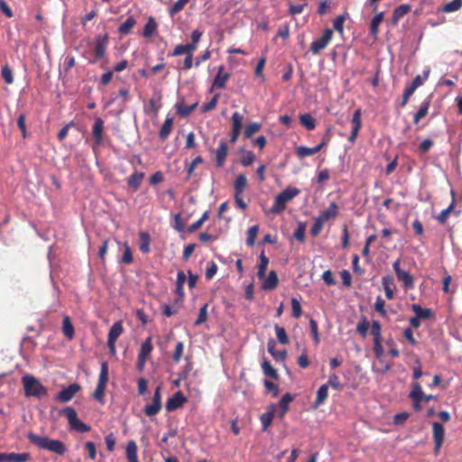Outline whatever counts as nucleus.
Returning a JSON list of instances; mask_svg holds the SVG:
<instances>
[{
  "mask_svg": "<svg viewBox=\"0 0 462 462\" xmlns=\"http://www.w3.org/2000/svg\"><path fill=\"white\" fill-rule=\"evenodd\" d=\"M27 438L33 445L49 451H52L58 455H64L67 450L63 442L58 439L41 437L33 432H29Z\"/></svg>",
  "mask_w": 462,
  "mask_h": 462,
  "instance_id": "nucleus-1",
  "label": "nucleus"
},
{
  "mask_svg": "<svg viewBox=\"0 0 462 462\" xmlns=\"http://www.w3.org/2000/svg\"><path fill=\"white\" fill-rule=\"evenodd\" d=\"M22 383L26 397L41 399L48 394L46 387L32 374H25L22 377Z\"/></svg>",
  "mask_w": 462,
  "mask_h": 462,
  "instance_id": "nucleus-2",
  "label": "nucleus"
},
{
  "mask_svg": "<svg viewBox=\"0 0 462 462\" xmlns=\"http://www.w3.org/2000/svg\"><path fill=\"white\" fill-rule=\"evenodd\" d=\"M299 193L300 189L297 188L285 189L275 197L269 211L273 214H281L285 209L286 204L292 200Z\"/></svg>",
  "mask_w": 462,
  "mask_h": 462,
  "instance_id": "nucleus-3",
  "label": "nucleus"
},
{
  "mask_svg": "<svg viewBox=\"0 0 462 462\" xmlns=\"http://www.w3.org/2000/svg\"><path fill=\"white\" fill-rule=\"evenodd\" d=\"M62 413L66 416L69 426L74 430L78 432H88L90 430L91 428L89 425L79 420L77 411L74 408L69 406L66 407L63 409Z\"/></svg>",
  "mask_w": 462,
  "mask_h": 462,
  "instance_id": "nucleus-4",
  "label": "nucleus"
},
{
  "mask_svg": "<svg viewBox=\"0 0 462 462\" xmlns=\"http://www.w3.org/2000/svg\"><path fill=\"white\" fill-rule=\"evenodd\" d=\"M333 38V31L327 28L323 31L320 38L313 41L310 44V51L313 55H318L321 51L325 50Z\"/></svg>",
  "mask_w": 462,
  "mask_h": 462,
  "instance_id": "nucleus-5",
  "label": "nucleus"
},
{
  "mask_svg": "<svg viewBox=\"0 0 462 462\" xmlns=\"http://www.w3.org/2000/svg\"><path fill=\"white\" fill-rule=\"evenodd\" d=\"M123 331L124 328L121 321L115 322L108 331L107 347L112 355H115L116 352V342L118 339V337L122 335Z\"/></svg>",
  "mask_w": 462,
  "mask_h": 462,
  "instance_id": "nucleus-6",
  "label": "nucleus"
},
{
  "mask_svg": "<svg viewBox=\"0 0 462 462\" xmlns=\"http://www.w3.org/2000/svg\"><path fill=\"white\" fill-rule=\"evenodd\" d=\"M162 410V388L157 386L154 390L152 402L144 407L146 416L152 417L158 414Z\"/></svg>",
  "mask_w": 462,
  "mask_h": 462,
  "instance_id": "nucleus-7",
  "label": "nucleus"
},
{
  "mask_svg": "<svg viewBox=\"0 0 462 462\" xmlns=\"http://www.w3.org/2000/svg\"><path fill=\"white\" fill-rule=\"evenodd\" d=\"M104 120L101 117H96L93 126H92V135L94 138V143L92 144V149L95 152L98 149L103 143V134H104Z\"/></svg>",
  "mask_w": 462,
  "mask_h": 462,
  "instance_id": "nucleus-8",
  "label": "nucleus"
},
{
  "mask_svg": "<svg viewBox=\"0 0 462 462\" xmlns=\"http://www.w3.org/2000/svg\"><path fill=\"white\" fill-rule=\"evenodd\" d=\"M445 430L441 423L434 421L432 423V436L434 439V453L439 454L444 441Z\"/></svg>",
  "mask_w": 462,
  "mask_h": 462,
  "instance_id": "nucleus-9",
  "label": "nucleus"
},
{
  "mask_svg": "<svg viewBox=\"0 0 462 462\" xmlns=\"http://www.w3.org/2000/svg\"><path fill=\"white\" fill-rule=\"evenodd\" d=\"M409 398L412 401V407L415 411H420L422 410L420 402L423 400L422 388L420 383L416 382L411 383V391L409 393Z\"/></svg>",
  "mask_w": 462,
  "mask_h": 462,
  "instance_id": "nucleus-10",
  "label": "nucleus"
},
{
  "mask_svg": "<svg viewBox=\"0 0 462 462\" xmlns=\"http://www.w3.org/2000/svg\"><path fill=\"white\" fill-rule=\"evenodd\" d=\"M108 43V35L105 34L97 35L95 37V46H94V55L96 57V60H100L105 57L106 52V47Z\"/></svg>",
  "mask_w": 462,
  "mask_h": 462,
  "instance_id": "nucleus-11",
  "label": "nucleus"
},
{
  "mask_svg": "<svg viewBox=\"0 0 462 462\" xmlns=\"http://www.w3.org/2000/svg\"><path fill=\"white\" fill-rule=\"evenodd\" d=\"M80 390V385L78 383H71L68 387L63 388L58 393L56 399L60 402H68L73 399L76 393Z\"/></svg>",
  "mask_w": 462,
  "mask_h": 462,
  "instance_id": "nucleus-12",
  "label": "nucleus"
},
{
  "mask_svg": "<svg viewBox=\"0 0 462 462\" xmlns=\"http://www.w3.org/2000/svg\"><path fill=\"white\" fill-rule=\"evenodd\" d=\"M186 402L187 398L180 391H178L168 399L165 408L168 411H174L182 407Z\"/></svg>",
  "mask_w": 462,
  "mask_h": 462,
  "instance_id": "nucleus-13",
  "label": "nucleus"
},
{
  "mask_svg": "<svg viewBox=\"0 0 462 462\" xmlns=\"http://www.w3.org/2000/svg\"><path fill=\"white\" fill-rule=\"evenodd\" d=\"M382 285L384 291V295L388 300L394 299V291L396 290V285L394 283V279L392 275H384L382 277Z\"/></svg>",
  "mask_w": 462,
  "mask_h": 462,
  "instance_id": "nucleus-14",
  "label": "nucleus"
},
{
  "mask_svg": "<svg viewBox=\"0 0 462 462\" xmlns=\"http://www.w3.org/2000/svg\"><path fill=\"white\" fill-rule=\"evenodd\" d=\"M224 66L221 65L217 69V73L213 80L212 88H216L218 89H224L226 88V82L230 78V74L226 72L224 73ZM212 91V89H210Z\"/></svg>",
  "mask_w": 462,
  "mask_h": 462,
  "instance_id": "nucleus-15",
  "label": "nucleus"
},
{
  "mask_svg": "<svg viewBox=\"0 0 462 462\" xmlns=\"http://www.w3.org/2000/svg\"><path fill=\"white\" fill-rule=\"evenodd\" d=\"M197 48L198 44L194 43L193 42H190L187 44H179L174 47L172 52L170 53L169 56L178 57L183 54L193 55V52L197 50Z\"/></svg>",
  "mask_w": 462,
  "mask_h": 462,
  "instance_id": "nucleus-16",
  "label": "nucleus"
},
{
  "mask_svg": "<svg viewBox=\"0 0 462 462\" xmlns=\"http://www.w3.org/2000/svg\"><path fill=\"white\" fill-rule=\"evenodd\" d=\"M29 458V453H0V462H26Z\"/></svg>",
  "mask_w": 462,
  "mask_h": 462,
  "instance_id": "nucleus-17",
  "label": "nucleus"
},
{
  "mask_svg": "<svg viewBox=\"0 0 462 462\" xmlns=\"http://www.w3.org/2000/svg\"><path fill=\"white\" fill-rule=\"evenodd\" d=\"M227 152V143L225 141H221L216 150V166L217 168H222L224 166Z\"/></svg>",
  "mask_w": 462,
  "mask_h": 462,
  "instance_id": "nucleus-18",
  "label": "nucleus"
},
{
  "mask_svg": "<svg viewBox=\"0 0 462 462\" xmlns=\"http://www.w3.org/2000/svg\"><path fill=\"white\" fill-rule=\"evenodd\" d=\"M339 213L338 206L336 202H330L328 208L321 212V214L318 217L319 219H321L324 223L330 219H335Z\"/></svg>",
  "mask_w": 462,
  "mask_h": 462,
  "instance_id": "nucleus-19",
  "label": "nucleus"
},
{
  "mask_svg": "<svg viewBox=\"0 0 462 462\" xmlns=\"http://www.w3.org/2000/svg\"><path fill=\"white\" fill-rule=\"evenodd\" d=\"M411 7L408 4H402V5H399V6H397L393 11V15H392V19H391L392 24L393 25H397L398 23L400 22V20L404 15H406L411 11Z\"/></svg>",
  "mask_w": 462,
  "mask_h": 462,
  "instance_id": "nucleus-20",
  "label": "nucleus"
},
{
  "mask_svg": "<svg viewBox=\"0 0 462 462\" xmlns=\"http://www.w3.org/2000/svg\"><path fill=\"white\" fill-rule=\"evenodd\" d=\"M431 102V95L428 96L424 101L420 104L419 110L413 116V123L417 125L422 118H424L428 113Z\"/></svg>",
  "mask_w": 462,
  "mask_h": 462,
  "instance_id": "nucleus-21",
  "label": "nucleus"
},
{
  "mask_svg": "<svg viewBox=\"0 0 462 462\" xmlns=\"http://www.w3.org/2000/svg\"><path fill=\"white\" fill-rule=\"evenodd\" d=\"M411 310L420 320H428L434 318V313L431 309L422 308L419 304H412Z\"/></svg>",
  "mask_w": 462,
  "mask_h": 462,
  "instance_id": "nucleus-22",
  "label": "nucleus"
},
{
  "mask_svg": "<svg viewBox=\"0 0 462 462\" xmlns=\"http://www.w3.org/2000/svg\"><path fill=\"white\" fill-rule=\"evenodd\" d=\"M278 283L279 279L277 273H275V271H271L268 273L267 277L263 280L261 288L263 291H272L278 286Z\"/></svg>",
  "mask_w": 462,
  "mask_h": 462,
  "instance_id": "nucleus-23",
  "label": "nucleus"
},
{
  "mask_svg": "<svg viewBox=\"0 0 462 462\" xmlns=\"http://www.w3.org/2000/svg\"><path fill=\"white\" fill-rule=\"evenodd\" d=\"M397 280L402 282V287L404 290H413L415 287L414 278L408 272L402 270L396 275Z\"/></svg>",
  "mask_w": 462,
  "mask_h": 462,
  "instance_id": "nucleus-24",
  "label": "nucleus"
},
{
  "mask_svg": "<svg viewBox=\"0 0 462 462\" xmlns=\"http://www.w3.org/2000/svg\"><path fill=\"white\" fill-rule=\"evenodd\" d=\"M267 350L270 353V355L276 360V361H283L287 356L286 350L282 351H276L275 350V342L273 339H270L267 342Z\"/></svg>",
  "mask_w": 462,
  "mask_h": 462,
  "instance_id": "nucleus-25",
  "label": "nucleus"
},
{
  "mask_svg": "<svg viewBox=\"0 0 462 462\" xmlns=\"http://www.w3.org/2000/svg\"><path fill=\"white\" fill-rule=\"evenodd\" d=\"M143 177H144V173L143 172H139L137 171H135L134 173H132L128 180H127V184L129 187H131L134 191H136L140 186H141V183L143 180Z\"/></svg>",
  "mask_w": 462,
  "mask_h": 462,
  "instance_id": "nucleus-26",
  "label": "nucleus"
},
{
  "mask_svg": "<svg viewBox=\"0 0 462 462\" xmlns=\"http://www.w3.org/2000/svg\"><path fill=\"white\" fill-rule=\"evenodd\" d=\"M140 244L139 249L143 254H148L151 251V236L149 233L142 231L139 233Z\"/></svg>",
  "mask_w": 462,
  "mask_h": 462,
  "instance_id": "nucleus-27",
  "label": "nucleus"
},
{
  "mask_svg": "<svg viewBox=\"0 0 462 462\" xmlns=\"http://www.w3.org/2000/svg\"><path fill=\"white\" fill-rule=\"evenodd\" d=\"M383 17H384V14L383 12H380L378 14H376L372 21H371V24H370V34L375 39L377 38V35L379 33V25L381 24V23L383 22Z\"/></svg>",
  "mask_w": 462,
  "mask_h": 462,
  "instance_id": "nucleus-28",
  "label": "nucleus"
},
{
  "mask_svg": "<svg viewBox=\"0 0 462 462\" xmlns=\"http://www.w3.org/2000/svg\"><path fill=\"white\" fill-rule=\"evenodd\" d=\"M136 24V20L133 15L128 16L124 23L118 27L120 35H127L131 32L134 26Z\"/></svg>",
  "mask_w": 462,
  "mask_h": 462,
  "instance_id": "nucleus-29",
  "label": "nucleus"
},
{
  "mask_svg": "<svg viewBox=\"0 0 462 462\" xmlns=\"http://www.w3.org/2000/svg\"><path fill=\"white\" fill-rule=\"evenodd\" d=\"M292 401L293 396L291 393H286L285 394L282 395V397L279 401V416L281 418H282L287 413V411H289V403L291 402Z\"/></svg>",
  "mask_w": 462,
  "mask_h": 462,
  "instance_id": "nucleus-30",
  "label": "nucleus"
},
{
  "mask_svg": "<svg viewBox=\"0 0 462 462\" xmlns=\"http://www.w3.org/2000/svg\"><path fill=\"white\" fill-rule=\"evenodd\" d=\"M198 106V103H194L190 106H188L186 104H184L183 102H180V103H178L176 105V110H177V113L181 116V117H187L188 116H189L194 110L195 108Z\"/></svg>",
  "mask_w": 462,
  "mask_h": 462,
  "instance_id": "nucleus-31",
  "label": "nucleus"
},
{
  "mask_svg": "<svg viewBox=\"0 0 462 462\" xmlns=\"http://www.w3.org/2000/svg\"><path fill=\"white\" fill-rule=\"evenodd\" d=\"M261 366H262L263 373L264 374L265 376L270 377L274 380H277L279 378V374H278L276 369H274L272 366L270 361H268L267 359H263Z\"/></svg>",
  "mask_w": 462,
  "mask_h": 462,
  "instance_id": "nucleus-32",
  "label": "nucleus"
},
{
  "mask_svg": "<svg viewBox=\"0 0 462 462\" xmlns=\"http://www.w3.org/2000/svg\"><path fill=\"white\" fill-rule=\"evenodd\" d=\"M62 332L69 339H72L74 337V327L69 316H65L62 319Z\"/></svg>",
  "mask_w": 462,
  "mask_h": 462,
  "instance_id": "nucleus-33",
  "label": "nucleus"
},
{
  "mask_svg": "<svg viewBox=\"0 0 462 462\" xmlns=\"http://www.w3.org/2000/svg\"><path fill=\"white\" fill-rule=\"evenodd\" d=\"M152 349H153V346H152V337H148L142 343L140 351L138 353V356L148 358V356L152 353Z\"/></svg>",
  "mask_w": 462,
  "mask_h": 462,
  "instance_id": "nucleus-34",
  "label": "nucleus"
},
{
  "mask_svg": "<svg viewBox=\"0 0 462 462\" xmlns=\"http://www.w3.org/2000/svg\"><path fill=\"white\" fill-rule=\"evenodd\" d=\"M319 152V150L318 149L317 146L310 148L307 146L300 145L296 148V154L300 159L308 157V156H312V155L318 153Z\"/></svg>",
  "mask_w": 462,
  "mask_h": 462,
  "instance_id": "nucleus-35",
  "label": "nucleus"
},
{
  "mask_svg": "<svg viewBox=\"0 0 462 462\" xmlns=\"http://www.w3.org/2000/svg\"><path fill=\"white\" fill-rule=\"evenodd\" d=\"M247 184V178L245 174H239L234 182L235 194H243Z\"/></svg>",
  "mask_w": 462,
  "mask_h": 462,
  "instance_id": "nucleus-36",
  "label": "nucleus"
},
{
  "mask_svg": "<svg viewBox=\"0 0 462 462\" xmlns=\"http://www.w3.org/2000/svg\"><path fill=\"white\" fill-rule=\"evenodd\" d=\"M172 125H173L172 118L165 119V121L162 124V125L160 129V132H159V137L162 140H166L169 137L171 132L172 131Z\"/></svg>",
  "mask_w": 462,
  "mask_h": 462,
  "instance_id": "nucleus-37",
  "label": "nucleus"
},
{
  "mask_svg": "<svg viewBox=\"0 0 462 462\" xmlns=\"http://www.w3.org/2000/svg\"><path fill=\"white\" fill-rule=\"evenodd\" d=\"M109 368L106 362L101 364L97 384L106 387L108 383Z\"/></svg>",
  "mask_w": 462,
  "mask_h": 462,
  "instance_id": "nucleus-38",
  "label": "nucleus"
},
{
  "mask_svg": "<svg viewBox=\"0 0 462 462\" xmlns=\"http://www.w3.org/2000/svg\"><path fill=\"white\" fill-rule=\"evenodd\" d=\"M370 327V323L367 320L365 316H362L360 321L356 325V332L362 338H365L367 336L368 328Z\"/></svg>",
  "mask_w": 462,
  "mask_h": 462,
  "instance_id": "nucleus-39",
  "label": "nucleus"
},
{
  "mask_svg": "<svg viewBox=\"0 0 462 462\" xmlns=\"http://www.w3.org/2000/svg\"><path fill=\"white\" fill-rule=\"evenodd\" d=\"M328 384H322L317 391L315 406L321 405L328 398Z\"/></svg>",
  "mask_w": 462,
  "mask_h": 462,
  "instance_id": "nucleus-40",
  "label": "nucleus"
},
{
  "mask_svg": "<svg viewBox=\"0 0 462 462\" xmlns=\"http://www.w3.org/2000/svg\"><path fill=\"white\" fill-rule=\"evenodd\" d=\"M300 122L307 130L310 131L316 128V120L310 114L301 115Z\"/></svg>",
  "mask_w": 462,
  "mask_h": 462,
  "instance_id": "nucleus-41",
  "label": "nucleus"
},
{
  "mask_svg": "<svg viewBox=\"0 0 462 462\" xmlns=\"http://www.w3.org/2000/svg\"><path fill=\"white\" fill-rule=\"evenodd\" d=\"M269 263V259L265 256L264 252L263 251L260 254V263L258 265L257 276L259 279H263L265 277V272Z\"/></svg>",
  "mask_w": 462,
  "mask_h": 462,
  "instance_id": "nucleus-42",
  "label": "nucleus"
},
{
  "mask_svg": "<svg viewBox=\"0 0 462 462\" xmlns=\"http://www.w3.org/2000/svg\"><path fill=\"white\" fill-rule=\"evenodd\" d=\"M371 335L373 341H382V326L378 320H373L371 323Z\"/></svg>",
  "mask_w": 462,
  "mask_h": 462,
  "instance_id": "nucleus-43",
  "label": "nucleus"
},
{
  "mask_svg": "<svg viewBox=\"0 0 462 462\" xmlns=\"http://www.w3.org/2000/svg\"><path fill=\"white\" fill-rule=\"evenodd\" d=\"M190 0H177L170 8H169V14L170 16L173 17L177 14H179L180 11L184 9V7L188 5V3Z\"/></svg>",
  "mask_w": 462,
  "mask_h": 462,
  "instance_id": "nucleus-44",
  "label": "nucleus"
},
{
  "mask_svg": "<svg viewBox=\"0 0 462 462\" xmlns=\"http://www.w3.org/2000/svg\"><path fill=\"white\" fill-rule=\"evenodd\" d=\"M259 233V226L257 225H254L250 226L247 230V238L246 245L250 247L254 246L255 244V239Z\"/></svg>",
  "mask_w": 462,
  "mask_h": 462,
  "instance_id": "nucleus-45",
  "label": "nucleus"
},
{
  "mask_svg": "<svg viewBox=\"0 0 462 462\" xmlns=\"http://www.w3.org/2000/svg\"><path fill=\"white\" fill-rule=\"evenodd\" d=\"M274 330H275V334H276V337H277L278 341L282 345H288L290 340H289V337H288L285 328L283 327H280L279 325L275 324Z\"/></svg>",
  "mask_w": 462,
  "mask_h": 462,
  "instance_id": "nucleus-46",
  "label": "nucleus"
},
{
  "mask_svg": "<svg viewBox=\"0 0 462 462\" xmlns=\"http://www.w3.org/2000/svg\"><path fill=\"white\" fill-rule=\"evenodd\" d=\"M157 29V23L152 17H150L143 28V36L150 38Z\"/></svg>",
  "mask_w": 462,
  "mask_h": 462,
  "instance_id": "nucleus-47",
  "label": "nucleus"
},
{
  "mask_svg": "<svg viewBox=\"0 0 462 462\" xmlns=\"http://www.w3.org/2000/svg\"><path fill=\"white\" fill-rule=\"evenodd\" d=\"M274 415V409L273 408L270 411H267L266 412L261 414L260 420L263 425V430H266L268 427L271 425L273 419Z\"/></svg>",
  "mask_w": 462,
  "mask_h": 462,
  "instance_id": "nucleus-48",
  "label": "nucleus"
},
{
  "mask_svg": "<svg viewBox=\"0 0 462 462\" xmlns=\"http://www.w3.org/2000/svg\"><path fill=\"white\" fill-rule=\"evenodd\" d=\"M454 204H455V200H454V199H452V202L450 203V205H449L447 208L443 209V210L439 213V215L436 217V219H437L440 224L444 225V224L447 222V220H448V217H449L450 213H451V212L453 211V209H454Z\"/></svg>",
  "mask_w": 462,
  "mask_h": 462,
  "instance_id": "nucleus-49",
  "label": "nucleus"
},
{
  "mask_svg": "<svg viewBox=\"0 0 462 462\" xmlns=\"http://www.w3.org/2000/svg\"><path fill=\"white\" fill-rule=\"evenodd\" d=\"M326 384H328V387L330 386L331 388L337 391L343 390V384L341 383L338 376L335 373H331L328 374V380Z\"/></svg>",
  "mask_w": 462,
  "mask_h": 462,
  "instance_id": "nucleus-50",
  "label": "nucleus"
},
{
  "mask_svg": "<svg viewBox=\"0 0 462 462\" xmlns=\"http://www.w3.org/2000/svg\"><path fill=\"white\" fill-rule=\"evenodd\" d=\"M374 310L378 312L383 318H387V311L385 310V301L381 296H377L374 304Z\"/></svg>",
  "mask_w": 462,
  "mask_h": 462,
  "instance_id": "nucleus-51",
  "label": "nucleus"
},
{
  "mask_svg": "<svg viewBox=\"0 0 462 462\" xmlns=\"http://www.w3.org/2000/svg\"><path fill=\"white\" fill-rule=\"evenodd\" d=\"M1 76L6 84L11 85L14 83L13 70L8 64L2 67Z\"/></svg>",
  "mask_w": 462,
  "mask_h": 462,
  "instance_id": "nucleus-52",
  "label": "nucleus"
},
{
  "mask_svg": "<svg viewBox=\"0 0 462 462\" xmlns=\"http://www.w3.org/2000/svg\"><path fill=\"white\" fill-rule=\"evenodd\" d=\"M137 444L134 440H130L127 443L126 449H125V456L127 459L135 458L138 457L137 456Z\"/></svg>",
  "mask_w": 462,
  "mask_h": 462,
  "instance_id": "nucleus-53",
  "label": "nucleus"
},
{
  "mask_svg": "<svg viewBox=\"0 0 462 462\" xmlns=\"http://www.w3.org/2000/svg\"><path fill=\"white\" fill-rule=\"evenodd\" d=\"M462 6V0H452L446 3L442 8L445 13H452L457 11Z\"/></svg>",
  "mask_w": 462,
  "mask_h": 462,
  "instance_id": "nucleus-54",
  "label": "nucleus"
},
{
  "mask_svg": "<svg viewBox=\"0 0 462 462\" xmlns=\"http://www.w3.org/2000/svg\"><path fill=\"white\" fill-rule=\"evenodd\" d=\"M260 129H261V124H259L257 122L250 123L245 126V136L246 138H251L254 134L259 132Z\"/></svg>",
  "mask_w": 462,
  "mask_h": 462,
  "instance_id": "nucleus-55",
  "label": "nucleus"
},
{
  "mask_svg": "<svg viewBox=\"0 0 462 462\" xmlns=\"http://www.w3.org/2000/svg\"><path fill=\"white\" fill-rule=\"evenodd\" d=\"M305 230H306V225L303 222H300L298 224L297 228L295 229L293 233V236L300 241V243L305 242Z\"/></svg>",
  "mask_w": 462,
  "mask_h": 462,
  "instance_id": "nucleus-56",
  "label": "nucleus"
},
{
  "mask_svg": "<svg viewBox=\"0 0 462 462\" xmlns=\"http://www.w3.org/2000/svg\"><path fill=\"white\" fill-rule=\"evenodd\" d=\"M291 303L292 317L295 319L300 318L302 315V309H301L300 302L296 298H292Z\"/></svg>",
  "mask_w": 462,
  "mask_h": 462,
  "instance_id": "nucleus-57",
  "label": "nucleus"
},
{
  "mask_svg": "<svg viewBox=\"0 0 462 462\" xmlns=\"http://www.w3.org/2000/svg\"><path fill=\"white\" fill-rule=\"evenodd\" d=\"M352 124V129L356 131H359L362 127V121H361V109H356L352 116L351 120Z\"/></svg>",
  "mask_w": 462,
  "mask_h": 462,
  "instance_id": "nucleus-58",
  "label": "nucleus"
},
{
  "mask_svg": "<svg viewBox=\"0 0 462 462\" xmlns=\"http://www.w3.org/2000/svg\"><path fill=\"white\" fill-rule=\"evenodd\" d=\"M133 254L130 246L127 243H125V251L120 260L121 263L131 264L133 263Z\"/></svg>",
  "mask_w": 462,
  "mask_h": 462,
  "instance_id": "nucleus-59",
  "label": "nucleus"
},
{
  "mask_svg": "<svg viewBox=\"0 0 462 462\" xmlns=\"http://www.w3.org/2000/svg\"><path fill=\"white\" fill-rule=\"evenodd\" d=\"M219 96H220L219 93L214 95V97L211 98V100L209 102L204 104L201 106V111L203 113H207V112H209L211 110H214L216 108V106H217Z\"/></svg>",
  "mask_w": 462,
  "mask_h": 462,
  "instance_id": "nucleus-60",
  "label": "nucleus"
},
{
  "mask_svg": "<svg viewBox=\"0 0 462 462\" xmlns=\"http://www.w3.org/2000/svg\"><path fill=\"white\" fill-rule=\"evenodd\" d=\"M208 303H206V304H204L200 308L199 313V317L196 319V321L194 322L195 326H199L202 323L207 321V319H208Z\"/></svg>",
  "mask_w": 462,
  "mask_h": 462,
  "instance_id": "nucleus-61",
  "label": "nucleus"
},
{
  "mask_svg": "<svg viewBox=\"0 0 462 462\" xmlns=\"http://www.w3.org/2000/svg\"><path fill=\"white\" fill-rule=\"evenodd\" d=\"M324 224L325 223L321 219H319V217H316L314 219V223L310 228V235L313 237H316L317 236H319L323 228Z\"/></svg>",
  "mask_w": 462,
  "mask_h": 462,
  "instance_id": "nucleus-62",
  "label": "nucleus"
},
{
  "mask_svg": "<svg viewBox=\"0 0 462 462\" xmlns=\"http://www.w3.org/2000/svg\"><path fill=\"white\" fill-rule=\"evenodd\" d=\"M184 344L181 341H179L176 346L172 355L173 361L178 364L180 363L181 356L183 355Z\"/></svg>",
  "mask_w": 462,
  "mask_h": 462,
  "instance_id": "nucleus-63",
  "label": "nucleus"
},
{
  "mask_svg": "<svg viewBox=\"0 0 462 462\" xmlns=\"http://www.w3.org/2000/svg\"><path fill=\"white\" fill-rule=\"evenodd\" d=\"M255 156L252 151H245L241 157V164L243 166H249L254 161Z\"/></svg>",
  "mask_w": 462,
  "mask_h": 462,
  "instance_id": "nucleus-64",
  "label": "nucleus"
}]
</instances>
